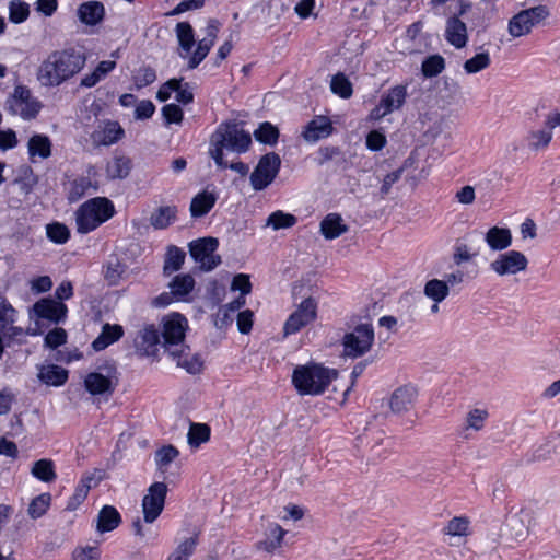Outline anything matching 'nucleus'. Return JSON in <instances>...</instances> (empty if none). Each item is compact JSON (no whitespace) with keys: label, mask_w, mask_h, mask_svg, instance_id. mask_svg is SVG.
Masks as SVG:
<instances>
[{"label":"nucleus","mask_w":560,"mask_h":560,"mask_svg":"<svg viewBox=\"0 0 560 560\" xmlns=\"http://www.w3.org/2000/svg\"><path fill=\"white\" fill-rule=\"evenodd\" d=\"M549 16L546 5H537L518 12L509 22V33L521 37L530 33L532 28Z\"/></svg>","instance_id":"9b49d317"},{"label":"nucleus","mask_w":560,"mask_h":560,"mask_svg":"<svg viewBox=\"0 0 560 560\" xmlns=\"http://www.w3.org/2000/svg\"><path fill=\"white\" fill-rule=\"evenodd\" d=\"M116 369L110 366L107 374L91 372L84 378V387L91 395L110 396L117 386Z\"/></svg>","instance_id":"f3484780"},{"label":"nucleus","mask_w":560,"mask_h":560,"mask_svg":"<svg viewBox=\"0 0 560 560\" xmlns=\"http://www.w3.org/2000/svg\"><path fill=\"white\" fill-rule=\"evenodd\" d=\"M280 166L281 159L277 153L262 155L249 177L253 189L260 191L267 188L277 177Z\"/></svg>","instance_id":"1a4fd4ad"},{"label":"nucleus","mask_w":560,"mask_h":560,"mask_svg":"<svg viewBox=\"0 0 560 560\" xmlns=\"http://www.w3.org/2000/svg\"><path fill=\"white\" fill-rule=\"evenodd\" d=\"M488 418V411L485 409H472L467 413L465 429H472L479 431L483 428L485 421Z\"/></svg>","instance_id":"13d9d810"},{"label":"nucleus","mask_w":560,"mask_h":560,"mask_svg":"<svg viewBox=\"0 0 560 560\" xmlns=\"http://www.w3.org/2000/svg\"><path fill=\"white\" fill-rule=\"evenodd\" d=\"M187 436L189 445L198 447L210 439V428L205 423H190Z\"/></svg>","instance_id":"09e8293b"},{"label":"nucleus","mask_w":560,"mask_h":560,"mask_svg":"<svg viewBox=\"0 0 560 560\" xmlns=\"http://www.w3.org/2000/svg\"><path fill=\"white\" fill-rule=\"evenodd\" d=\"M445 37L447 42L456 48L465 47L468 39L466 24L456 16L448 19Z\"/></svg>","instance_id":"bb28decb"},{"label":"nucleus","mask_w":560,"mask_h":560,"mask_svg":"<svg viewBox=\"0 0 560 560\" xmlns=\"http://www.w3.org/2000/svg\"><path fill=\"white\" fill-rule=\"evenodd\" d=\"M120 522L118 511L112 505H104L97 515L96 530L100 533L114 530Z\"/></svg>","instance_id":"7c9ffc66"},{"label":"nucleus","mask_w":560,"mask_h":560,"mask_svg":"<svg viewBox=\"0 0 560 560\" xmlns=\"http://www.w3.org/2000/svg\"><path fill=\"white\" fill-rule=\"evenodd\" d=\"M180 56L187 58L195 44L194 30L188 22H179L175 27Z\"/></svg>","instance_id":"72a5a7b5"},{"label":"nucleus","mask_w":560,"mask_h":560,"mask_svg":"<svg viewBox=\"0 0 560 560\" xmlns=\"http://www.w3.org/2000/svg\"><path fill=\"white\" fill-rule=\"evenodd\" d=\"M418 396L416 387L404 385L396 388L388 401L389 408L394 413L407 412L415 404Z\"/></svg>","instance_id":"412c9836"},{"label":"nucleus","mask_w":560,"mask_h":560,"mask_svg":"<svg viewBox=\"0 0 560 560\" xmlns=\"http://www.w3.org/2000/svg\"><path fill=\"white\" fill-rule=\"evenodd\" d=\"M231 289L234 291H236V290L241 291L242 296L249 294L250 290H252V283L249 280V276H247L245 273L236 275L232 280Z\"/></svg>","instance_id":"338daca9"},{"label":"nucleus","mask_w":560,"mask_h":560,"mask_svg":"<svg viewBox=\"0 0 560 560\" xmlns=\"http://www.w3.org/2000/svg\"><path fill=\"white\" fill-rule=\"evenodd\" d=\"M18 311L2 295H0V337L3 350L14 343L22 345L27 335H36V330L24 329L15 325Z\"/></svg>","instance_id":"39448f33"},{"label":"nucleus","mask_w":560,"mask_h":560,"mask_svg":"<svg viewBox=\"0 0 560 560\" xmlns=\"http://www.w3.org/2000/svg\"><path fill=\"white\" fill-rule=\"evenodd\" d=\"M332 93L342 98H349L352 95V84L349 79L341 72L335 74L330 82Z\"/></svg>","instance_id":"603ef678"},{"label":"nucleus","mask_w":560,"mask_h":560,"mask_svg":"<svg viewBox=\"0 0 560 560\" xmlns=\"http://www.w3.org/2000/svg\"><path fill=\"white\" fill-rule=\"evenodd\" d=\"M268 530V537L259 541L257 544V548L265 550L267 552H273L281 546L282 539L287 532L279 524L276 523L270 524Z\"/></svg>","instance_id":"58836bf2"},{"label":"nucleus","mask_w":560,"mask_h":560,"mask_svg":"<svg viewBox=\"0 0 560 560\" xmlns=\"http://www.w3.org/2000/svg\"><path fill=\"white\" fill-rule=\"evenodd\" d=\"M490 65V56L488 52H479L472 58L464 62V70L467 74H474L488 68Z\"/></svg>","instance_id":"5fc2aeb1"},{"label":"nucleus","mask_w":560,"mask_h":560,"mask_svg":"<svg viewBox=\"0 0 560 560\" xmlns=\"http://www.w3.org/2000/svg\"><path fill=\"white\" fill-rule=\"evenodd\" d=\"M320 232L326 240H335L348 232V225L340 214L329 213L320 222Z\"/></svg>","instance_id":"cd10ccee"},{"label":"nucleus","mask_w":560,"mask_h":560,"mask_svg":"<svg viewBox=\"0 0 560 560\" xmlns=\"http://www.w3.org/2000/svg\"><path fill=\"white\" fill-rule=\"evenodd\" d=\"M132 164L131 160L127 156H115L106 165V175L110 179H124L130 171Z\"/></svg>","instance_id":"473e14b6"},{"label":"nucleus","mask_w":560,"mask_h":560,"mask_svg":"<svg viewBox=\"0 0 560 560\" xmlns=\"http://www.w3.org/2000/svg\"><path fill=\"white\" fill-rule=\"evenodd\" d=\"M74 560H98L100 550L96 547L77 548L73 552Z\"/></svg>","instance_id":"774afa93"},{"label":"nucleus","mask_w":560,"mask_h":560,"mask_svg":"<svg viewBox=\"0 0 560 560\" xmlns=\"http://www.w3.org/2000/svg\"><path fill=\"white\" fill-rule=\"evenodd\" d=\"M137 350L142 355H155L159 346H162L160 330L153 325L145 326L141 329L135 339Z\"/></svg>","instance_id":"aec40b11"},{"label":"nucleus","mask_w":560,"mask_h":560,"mask_svg":"<svg viewBox=\"0 0 560 560\" xmlns=\"http://www.w3.org/2000/svg\"><path fill=\"white\" fill-rule=\"evenodd\" d=\"M122 335L124 329L120 325L105 324L100 336L92 342V348L95 351L104 350L109 345L119 340Z\"/></svg>","instance_id":"2f4dec72"},{"label":"nucleus","mask_w":560,"mask_h":560,"mask_svg":"<svg viewBox=\"0 0 560 560\" xmlns=\"http://www.w3.org/2000/svg\"><path fill=\"white\" fill-rule=\"evenodd\" d=\"M85 61L84 54L74 48L54 50L38 66L36 80L42 88H58L80 73Z\"/></svg>","instance_id":"f257e3e1"},{"label":"nucleus","mask_w":560,"mask_h":560,"mask_svg":"<svg viewBox=\"0 0 560 560\" xmlns=\"http://www.w3.org/2000/svg\"><path fill=\"white\" fill-rule=\"evenodd\" d=\"M33 315L37 319H47L52 324L65 320L68 308L62 302L52 299H42L32 307Z\"/></svg>","instance_id":"a211bd4d"},{"label":"nucleus","mask_w":560,"mask_h":560,"mask_svg":"<svg viewBox=\"0 0 560 560\" xmlns=\"http://www.w3.org/2000/svg\"><path fill=\"white\" fill-rule=\"evenodd\" d=\"M552 139V131L545 127L540 130H533L527 135V144L530 150L539 151L548 147Z\"/></svg>","instance_id":"37998d69"},{"label":"nucleus","mask_w":560,"mask_h":560,"mask_svg":"<svg viewBox=\"0 0 560 560\" xmlns=\"http://www.w3.org/2000/svg\"><path fill=\"white\" fill-rule=\"evenodd\" d=\"M195 287V279L190 275H178L170 283L171 293L182 299L188 295Z\"/></svg>","instance_id":"ea45409f"},{"label":"nucleus","mask_w":560,"mask_h":560,"mask_svg":"<svg viewBox=\"0 0 560 560\" xmlns=\"http://www.w3.org/2000/svg\"><path fill=\"white\" fill-rule=\"evenodd\" d=\"M77 13L83 24L94 26L103 21L105 8L100 1H88L79 5Z\"/></svg>","instance_id":"393cba45"},{"label":"nucleus","mask_w":560,"mask_h":560,"mask_svg":"<svg viewBox=\"0 0 560 560\" xmlns=\"http://www.w3.org/2000/svg\"><path fill=\"white\" fill-rule=\"evenodd\" d=\"M125 272V266L116 258L115 261H109L105 271V278L109 284H117L121 275Z\"/></svg>","instance_id":"680f3d73"},{"label":"nucleus","mask_w":560,"mask_h":560,"mask_svg":"<svg viewBox=\"0 0 560 560\" xmlns=\"http://www.w3.org/2000/svg\"><path fill=\"white\" fill-rule=\"evenodd\" d=\"M27 150L31 158L47 159L51 154V141L45 135H34L28 140Z\"/></svg>","instance_id":"4c0bfd02"},{"label":"nucleus","mask_w":560,"mask_h":560,"mask_svg":"<svg viewBox=\"0 0 560 560\" xmlns=\"http://www.w3.org/2000/svg\"><path fill=\"white\" fill-rule=\"evenodd\" d=\"M386 137L378 130H372L366 136V147L371 151H380L386 145Z\"/></svg>","instance_id":"69168bd1"},{"label":"nucleus","mask_w":560,"mask_h":560,"mask_svg":"<svg viewBox=\"0 0 560 560\" xmlns=\"http://www.w3.org/2000/svg\"><path fill=\"white\" fill-rule=\"evenodd\" d=\"M219 22L210 20L206 27V35L198 42L196 50L191 54L188 60V69L197 68L201 61L207 57L211 47L214 45L219 33Z\"/></svg>","instance_id":"6ab92c4d"},{"label":"nucleus","mask_w":560,"mask_h":560,"mask_svg":"<svg viewBox=\"0 0 560 560\" xmlns=\"http://www.w3.org/2000/svg\"><path fill=\"white\" fill-rule=\"evenodd\" d=\"M176 365L184 369L190 374H198L203 368V362L198 353H191L187 346L172 350L168 353Z\"/></svg>","instance_id":"4be33fe9"},{"label":"nucleus","mask_w":560,"mask_h":560,"mask_svg":"<svg viewBox=\"0 0 560 560\" xmlns=\"http://www.w3.org/2000/svg\"><path fill=\"white\" fill-rule=\"evenodd\" d=\"M525 516H527V514L522 511L511 520L512 529L514 530L515 537L518 539H524L529 533L528 526L525 525Z\"/></svg>","instance_id":"e2e57ef3"},{"label":"nucleus","mask_w":560,"mask_h":560,"mask_svg":"<svg viewBox=\"0 0 560 560\" xmlns=\"http://www.w3.org/2000/svg\"><path fill=\"white\" fill-rule=\"evenodd\" d=\"M38 377L48 385L61 386L68 380V371L59 365L50 364L40 369Z\"/></svg>","instance_id":"f704fd0d"},{"label":"nucleus","mask_w":560,"mask_h":560,"mask_svg":"<svg viewBox=\"0 0 560 560\" xmlns=\"http://www.w3.org/2000/svg\"><path fill=\"white\" fill-rule=\"evenodd\" d=\"M167 494V486L164 482H153L142 499V512L145 523H153L162 513Z\"/></svg>","instance_id":"ddd939ff"},{"label":"nucleus","mask_w":560,"mask_h":560,"mask_svg":"<svg viewBox=\"0 0 560 560\" xmlns=\"http://www.w3.org/2000/svg\"><path fill=\"white\" fill-rule=\"evenodd\" d=\"M98 187L97 171L94 166H89L84 174L69 180L67 185V199L71 203L77 202L88 195L95 194Z\"/></svg>","instance_id":"f8f14e48"},{"label":"nucleus","mask_w":560,"mask_h":560,"mask_svg":"<svg viewBox=\"0 0 560 560\" xmlns=\"http://www.w3.org/2000/svg\"><path fill=\"white\" fill-rule=\"evenodd\" d=\"M67 342V332L63 328L57 327L50 330L45 337V346L56 349Z\"/></svg>","instance_id":"052dcab7"},{"label":"nucleus","mask_w":560,"mask_h":560,"mask_svg":"<svg viewBox=\"0 0 560 560\" xmlns=\"http://www.w3.org/2000/svg\"><path fill=\"white\" fill-rule=\"evenodd\" d=\"M30 15L28 4L21 0H12L9 3V20L19 24L24 22Z\"/></svg>","instance_id":"4d7b16f0"},{"label":"nucleus","mask_w":560,"mask_h":560,"mask_svg":"<svg viewBox=\"0 0 560 560\" xmlns=\"http://www.w3.org/2000/svg\"><path fill=\"white\" fill-rule=\"evenodd\" d=\"M198 544V537L191 536L183 540L175 550L168 556L167 560H188L195 552Z\"/></svg>","instance_id":"49530a36"},{"label":"nucleus","mask_w":560,"mask_h":560,"mask_svg":"<svg viewBox=\"0 0 560 560\" xmlns=\"http://www.w3.org/2000/svg\"><path fill=\"white\" fill-rule=\"evenodd\" d=\"M317 304L314 299L307 298L299 305V307L289 316L284 323V335H292L301 330L303 327L312 323L316 318Z\"/></svg>","instance_id":"2eb2a0df"},{"label":"nucleus","mask_w":560,"mask_h":560,"mask_svg":"<svg viewBox=\"0 0 560 560\" xmlns=\"http://www.w3.org/2000/svg\"><path fill=\"white\" fill-rule=\"evenodd\" d=\"M485 241L490 249L502 252L512 245V233L508 228L492 226L485 234Z\"/></svg>","instance_id":"a878e982"},{"label":"nucleus","mask_w":560,"mask_h":560,"mask_svg":"<svg viewBox=\"0 0 560 560\" xmlns=\"http://www.w3.org/2000/svg\"><path fill=\"white\" fill-rule=\"evenodd\" d=\"M162 114L167 124H179L184 114L182 108L176 104H167L162 108Z\"/></svg>","instance_id":"0e129e2a"},{"label":"nucleus","mask_w":560,"mask_h":560,"mask_svg":"<svg viewBox=\"0 0 560 560\" xmlns=\"http://www.w3.org/2000/svg\"><path fill=\"white\" fill-rule=\"evenodd\" d=\"M332 125L328 117L316 116L305 127L302 136L307 142H316L327 138L332 132Z\"/></svg>","instance_id":"5701e85b"},{"label":"nucleus","mask_w":560,"mask_h":560,"mask_svg":"<svg viewBox=\"0 0 560 560\" xmlns=\"http://www.w3.org/2000/svg\"><path fill=\"white\" fill-rule=\"evenodd\" d=\"M5 104L11 115L19 116L23 120L34 119L43 107L42 102L33 96L31 89L23 84L14 86Z\"/></svg>","instance_id":"423d86ee"},{"label":"nucleus","mask_w":560,"mask_h":560,"mask_svg":"<svg viewBox=\"0 0 560 560\" xmlns=\"http://www.w3.org/2000/svg\"><path fill=\"white\" fill-rule=\"evenodd\" d=\"M296 222L298 219L295 215L283 212L281 210H277L267 218L265 225L272 228L275 231H278L281 229L292 228L296 224Z\"/></svg>","instance_id":"a19ab883"},{"label":"nucleus","mask_w":560,"mask_h":560,"mask_svg":"<svg viewBox=\"0 0 560 560\" xmlns=\"http://www.w3.org/2000/svg\"><path fill=\"white\" fill-rule=\"evenodd\" d=\"M470 521L466 516H456L448 521L443 532L450 536H467L469 535Z\"/></svg>","instance_id":"de8ad7c7"},{"label":"nucleus","mask_w":560,"mask_h":560,"mask_svg":"<svg viewBox=\"0 0 560 560\" xmlns=\"http://www.w3.org/2000/svg\"><path fill=\"white\" fill-rule=\"evenodd\" d=\"M448 285L439 279L429 280L424 285V294L436 303H441L448 295Z\"/></svg>","instance_id":"79ce46f5"},{"label":"nucleus","mask_w":560,"mask_h":560,"mask_svg":"<svg viewBox=\"0 0 560 560\" xmlns=\"http://www.w3.org/2000/svg\"><path fill=\"white\" fill-rule=\"evenodd\" d=\"M51 502V495L50 493H42L34 498L27 509L28 515L36 520L38 517H42L48 508L50 506Z\"/></svg>","instance_id":"3c124183"},{"label":"nucleus","mask_w":560,"mask_h":560,"mask_svg":"<svg viewBox=\"0 0 560 560\" xmlns=\"http://www.w3.org/2000/svg\"><path fill=\"white\" fill-rule=\"evenodd\" d=\"M156 80V74L154 69L151 67H142L137 70L133 75V82L137 89H142L144 86L150 85Z\"/></svg>","instance_id":"bf43d9fd"},{"label":"nucleus","mask_w":560,"mask_h":560,"mask_svg":"<svg viewBox=\"0 0 560 560\" xmlns=\"http://www.w3.org/2000/svg\"><path fill=\"white\" fill-rule=\"evenodd\" d=\"M185 257L184 250L174 245L170 246L164 261V272L172 273L179 270L185 261Z\"/></svg>","instance_id":"c03bdc74"},{"label":"nucleus","mask_w":560,"mask_h":560,"mask_svg":"<svg viewBox=\"0 0 560 560\" xmlns=\"http://www.w3.org/2000/svg\"><path fill=\"white\" fill-rule=\"evenodd\" d=\"M115 214L113 202L106 197H94L75 211V226L80 234H88Z\"/></svg>","instance_id":"20e7f679"},{"label":"nucleus","mask_w":560,"mask_h":560,"mask_svg":"<svg viewBox=\"0 0 560 560\" xmlns=\"http://www.w3.org/2000/svg\"><path fill=\"white\" fill-rule=\"evenodd\" d=\"M407 97V85L398 84L390 88L380 100L378 105L372 110L374 119H382L388 114L402 107Z\"/></svg>","instance_id":"dca6fc26"},{"label":"nucleus","mask_w":560,"mask_h":560,"mask_svg":"<svg viewBox=\"0 0 560 560\" xmlns=\"http://www.w3.org/2000/svg\"><path fill=\"white\" fill-rule=\"evenodd\" d=\"M254 137L261 143L275 144L279 137V130L276 126L266 121L254 131Z\"/></svg>","instance_id":"864d4df0"},{"label":"nucleus","mask_w":560,"mask_h":560,"mask_svg":"<svg viewBox=\"0 0 560 560\" xmlns=\"http://www.w3.org/2000/svg\"><path fill=\"white\" fill-rule=\"evenodd\" d=\"M97 482H98V479H95L93 475L84 476L80 480L78 486L75 487L74 493L68 500L66 510H68V511L77 510L83 503V501L86 499L91 488L93 486H96Z\"/></svg>","instance_id":"c85d7f7f"},{"label":"nucleus","mask_w":560,"mask_h":560,"mask_svg":"<svg viewBox=\"0 0 560 560\" xmlns=\"http://www.w3.org/2000/svg\"><path fill=\"white\" fill-rule=\"evenodd\" d=\"M217 195L203 190L197 194L190 202V214L192 218H201L206 215L215 205Z\"/></svg>","instance_id":"c756f323"},{"label":"nucleus","mask_w":560,"mask_h":560,"mask_svg":"<svg viewBox=\"0 0 560 560\" xmlns=\"http://www.w3.org/2000/svg\"><path fill=\"white\" fill-rule=\"evenodd\" d=\"M186 329L187 319L178 313H173L163 318L160 335L163 338L162 347L167 353L185 346L184 339Z\"/></svg>","instance_id":"9d476101"},{"label":"nucleus","mask_w":560,"mask_h":560,"mask_svg":"<svg viewBox=\"0 0 560 560\" xmlns=\"http://www.w3.org/2000/svg\"><path fill=\"white\" fill-rule=\"evenodd\" d=\"M46 235L56 244H65L70 237V231L65 224L55 222L47 224Z\"/></svg>","instance_id":"6e6d98bb"},{"label":"nucleus","mask_w":560,"mask_h":560,"mask_svg":"<svg viewBox=\"0 0 560 560\" xmlns=\"http://www.w3.org/2000/svg\"><path fill=\"white\" fill-rule=\"evenodd\" d=\"M31 474L34 478L46 483L54 482L57 478L55 464L48 458L36 460L31 468Z\"/></svg>","instance_id":"c9c22d12"},{"label":"nucleus","mask_w":560,"mask_h":560,"mask_svg":"<svg viewBox=\"0 0 560 560\" xmlns=\"http://www.w3.org/2000/svg\"><path fill=\"white\" fill-rule=\"evenodd\" d=\"M445 68V60L440 55H432L425 58L421 65L422 74L425 78H433L440 74Z\"/></svg>","instance_id":"8fccbe9b"},{"label":"nucleus","mask_w":560,"mask_h":560,"mask_svg":"<svg viewBox=\"0 0 560 560\" xmlns=\"http://www.w3.org/2000/svg\"><path fill=\"white\" fill-rule=\"evenodd\" d=\"M374 342V329L370 324L358 325L351 332L343 336V353L350 358H359L366 353Z\"/></svg>","instance_id":"6e6552de"},{"label":"nucleus","mask_w":560,"mask_h":560,"mask_svg":"<svg viewBox=\"0 0 560 560\" xmlns=\"http://www.w3.org/2000/svg\"><path fill=\"white\" fill-rule=\"evenodd\" d=\"M124 136V129L118 121H105L98 126V129L93 132L95 142L102 145H110L120 140Z\"/></svg>","instance_id":"b1692460"},{"label":"nucleus","mask_w":560,"mask_h":560,"mask_svg":"<svg viewBox=\"0 0 560 560\" xmlns=\"http://www.w3.org/2000/svg\"><path fill=\"white\" fill-rule=\"evenodd\" d=\"M176 215L177 208L175 206H163L151 214L150 223L156 230L166 229L175 221Z\"/></svg>","instance_id":"e433bc0d"},{"label":"nucleus","mask_w":560,"mask_h":560,"mask_svg":"<svg viewBox=\"0 0 560 560\" xmlns=\"http://www.w3.org/2000/svg\"><path fill=\"white\" fill-rule=\"evenodd\" d=\"M252 138L243 126L237 122H222L210 138L209 154L221 168H228V162L223 159V150L237 154L248 150Z\"/></svg>","instance_id":"f03ea898"},{"label":"nucleus","mask_w":560,"mask_h":560,"mask_svg":"<svg viewBox=\"0 0 560 560\" xmlns=\"http://www.w3.org/2000/svg\"><path fill=\"white\" fill-rule=\"evenodd\" d=\"M337 377V371L327 369L320 364L311 363L298 365L292 374V383L301 395H320L332 380Z\"/></svg>","instance_id":"7ed1b4c3"},{"label":"nucleus","mask_w":560,"mask_h":560,"mask_svg":"<svg viewBox=\"0 0 560 560\" xmlns=\"http://www.w3.org/2000/svg\"><path fill=\"white\" fill-rule=\"evenodd\" d=\"M219 242L214 237H202L189 243V253L202 271H211L221 264V257L215 254Z\"/></svg>","instance_id":"0eeeda50"},{"label":"nucleus","mask_w":560,"mask_h":560,"mask_svg":"<svg viewBox=\"0 0 560 560\" xmlns=\"http://www.w3.org/2000/svg\"><path fill=\"white\" fill-rule=\"evenodd\" d=\"M528 266L527 257L518 250L500 254L490 262V269L500 277L514 276L525 271Z\"/></svg>","instance_id":"4468645a"},{"label":"nucleus","mask_w":560,"mask_h":560,"mask_svg":"<svg viewBox=\"0 0 560 560\" xmlns=\"http://www.w3.org/2000/svg\"><path fill=\"white\" fill-rule=\"evenodd\" d=\"M179 455L178 450L173 445H164L155 452V465L161 471H166L170 464Z\"/></svg>","instance_id":"a18cd8bd"}]
</instances>
